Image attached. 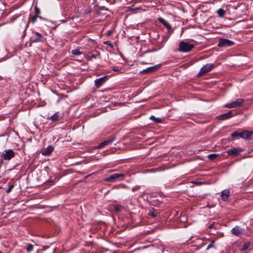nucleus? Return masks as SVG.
Listing matches in <instances>:
<instances>
[{
  "mask_svg": "<svg viewBox=\"0 0 253 253\" xmlns=\"http://www.w3.org/2000/svg\"><path fill=\"white\" fill-rule=\"evenodd\" d=\"M13 187H14V185L13 184H11L9 186V187H8V188L6 190V192L7 193L10 192L11 190H12V189Z\"/></svg>",
  "mask_w": 253,
  "mask_h": 253,
  "instance_id": "obj_31",
  "label": "nucleus"
},
{
  "mask_svg": "<svg viewBox=\"0 0 253 253\" xmlns=\"http://www.w3.org/2000/svg\"><path fill=\"white\" fill-rule=\"evenodd\" d=\"M233 116V111L230 110L226 113L221 114L217 117L218 120H225L231 118Z\"/></svg>",
  "mask_w": 253,
  "mask_h": 253,
  "instance_id": "obj_12",
  "label": "nucleus"
},
{
  "mask_svg": "<svg viewBox=\"0 0 253 253\" xmlns=\"http://www.w3.org/2000/svg\"><path fill=\"white\" fill-rule=\"evenodd\" d=\"M135 9V10H139V9H141V7H136L135 8H134Z\"/></svg>",
  "mask_w": 253,
  "mask_h": 253,
  "instance_id": "obj_38",
  "label": "nucleus"
},
{
  "mask_svg": "<svg viewBox=\"0 0 253 253\" xmlns=\"http://www.w3.org/2000/svg\"><path fill=\"white\" fill-rule=\"evenodd\" d=\"M245 100L242 98H237L231 102L224 105V107L227 108H234L241 107L244 103Z\"/></svg>",
  "mask_w": 253,
  "mask_h": 253,
  "instance_id": "obj_3",
  "label": "nucleus"
},
{
  "mask_svg": "<svg viewBox=\"0 0 253 253\" xmlns=\"http://www.w3.org/2000/svg\"><path fill=\"white\" fill-rule=\"evenodd\" d=\"M27 27H28V24L25 23L24 25V35H25V34H26V31Z\"/></svg>",
  "mask_w": 253,
  "mask_h": 253,
  "instance_id": "obj_35",
  "label": "nucleus"
},
{
  "mask_svg": "<svg viewBox=\"0 0 253 253\" xmlns=\"http://www.w3.org/2000/svg\"><path fill=\"white\" fill-rule=\"evenodd\" d=\"M113 208L115 211L119 212L122 210L123 207L119 205H115L113 206Z\"/></svg>",
  "mask_w": 253,
  "mask_h": 253,
  "instance_id": "obj_22",
  "label": "nucleus"
},
{
  "mask_svg": "<svg viewBox=\"0 0 253 253\" xmlns=\"http://www.w3.org/2000/svg\"><path fill=\"white\" fill-rule=\"evenodd\" d=\"M0 253H2L0 251Z\"/></svg>",
  "mask_w": 253,
  "mask_h": 253,
  "instance_id": "obj_42",
  "label": "nucleus"
},
{
  "mask_svg": "<svg viewBox=\"0 0 253 253\" xmlns=\"http://www.w3.org/2000/svg\"><path fill=\"white\" fill-rule=\"evenodd\" d=\"M33 249H34V247L32 244H28L27 245V247H26V250L28 253H30L32 251H33Z\"/></svg>",
  "mask_w": 253,
  "mask_h": 253,
  "instance_id": "obj_27",
  "label": "nucleus"
},
{
  "mask_svg": "<svg viewBox=\"0 0 253 253\" xmlns=\"http://www.w3.org/2000/svg\"><path fill=\"white\" fill-rule=\"evenodd\" d=\"M250 245V242H246L244 243L243 246L241 250L242 251H245L248 249Z\"/></svg>",
  "mask_w": 253,
  "mask_h": 253,
  "instance_id": "obj_21",
  "label": "nucleus"
},
{
  "mask_svg": "<svg viewBox=\"0 0 253 253\" xmlns=\"http://www.w3.org/2000/svg\"><path fill=\"white\" fill-rule=\"evenodd\" d=\"M54 150L53 147L52 146H48L45 149H44L41 151V153L43 156H47L50 155Z\"/></svg>",
  "mask_w": 253,
  "mask_h": 253,
  "instance_id": "obj_15",
  "label": "nucleus"
},
{
  "mask_svg": "<svg viewBox=\"0 0 253 253\" xmlns=\"http://www.w3.org/2000/svg\"><path fill=\"white\" fill-rule=\"evenodd\" d=\"M231 136L233 138H235L237 136H239V132L237 131H234L231 134Z\"/></svg>",
  "mask_w": 253,
  "mask_h": 253,
  "instance_id": "obj_30",
  "label": "nucleus"
},
{
  "mask_svg": "<svg viewBox=\"0 0 253 253\" xmlns=\"http://www.w3.org/2000/svg\"><path fill=\"white\" fill-rule=\"evenodd\" d=\"M125 173H114L108 177L104 179L106 182H114L118 180H122L124 179Z\"/></svg>",
  "mask_w": 253,
  "mask_h": 253,
  "instance_id": "obj_2",
  "label": "nucleus"
},
{
  "mask_svg": "<svg viewBox=\"0 0 253 253\" xmlns=\"http://www.w3.org/2000/svg\"><path fill=\"white\" fill-rule=\"evenodd\" d=\"M107 77V76H104L95 80V85L96 88H99L105 82V80Z\"/></svg>",
  "mask_w": 253,
  "mask_h": 253,
  "instance_id": "obj_13",
  "label": "nucleus"
},
{
  "mask_svg": "<svg viewBox=\"0 0 253 253\" xmlns=\"http://www.w3.org/2000/svg\"><path fill=\"white\" fill-rule=\"evenodd\" d=\"M71 53L72 54L75 55H81L82 52L80 51L78 49H75L72 50Z\"/></svg>",
  "mask_w": 253,
  "mask_h": 253,
  "instance_id": "obj_23",
  "label": "nucleus"
},
{
  "mask_svg": "<svg viewBox=\"0 0 253 253\" xmlns=\"http://www.w3.org/2000/svg\"><path fill=\"white\" fill-rule=\"evenodd\" d=\"M139 188H140V186H135V187H133V188H132L131 190H132V191L134 192V191H135L136 190H137L139 189Z\"/></svg>",
  "mask_w": 253,
  "mask_h": 253,
  "instance_id": "obj_33",
  "label": "nucleus"
},
{
  "mask_svg": "<svg viewBox=\"0 0 253 253\" xmlns=\"http://www.w3.org/2000/svg\"><path fill=\"white\" fill-rule=\"evenodd\" d=\"M234 44L235 42L226 39H220L218 43V46L219 47H229L233 45Z\"/></svg>",
  "mask_w": 253,
  "mask_h": 253,
  "instance_id": "obj_7",
  "label": "nucleus"
},
{
  "mask_svg": "<svg viewBox=\"0 0 253 253\" xmlns=\"http://www.w3.org/2000/svg\"><path fill=\"white\" fill-rule=\"evenodd\" d=\"M219 156V154H209L207 157L208 158L211 160V161H213L215 159H216L218 156Z\"/></svg>",
  "mask_w": 253,
  "mask_h": 253,
  "instance_id": "obj_19",
  "label": "nucleus"
},
{
  "mask_svg": "<svg viewBox=\"0 0 253 253\" xmlns=\"http://www.w3.org/2000/svg\"><path fill=\"white\" fill-rule=\"evenodd\" d=\"M38 16L34 15L30 17V20L32 22L33 24H34L37 20Z\"/></svg>",
  "mask_w": 253,
  "mask_h": 253,
  "instance_id": "obj_28",
  "label": "nucleus"
},
{
  "mask_svg": "<svg viewBox=\"0 0 253 253\" xmlns=\"http://www.w3.org/2000/svg\"><path fill=\"white\" fill-rule=\"evenodd\" d=\"M38 18H39L41 20H45V21L47 20V19L46 18H43V17H42L41 16H39V15H38Z\"/></svg>",
  "mask_w": 253,
  "mask_h": 253,
  "instance_id": "obj_36",
  "label": "nucleus"
},
{
  "mask_svg": "<svg viewBox=\"0 0 253 253\" xmlns=\"http://www.w3.org/2000/svg\"><path fill=\"white\" fill-rule=\"evenodd\" d=\"M161 67V64H158L152 67H148L140 72L141 74H147L154 72L158 70Z\"/></svg>",
  "mask_w": 253,
  "mask_h": 253,
  "instance_id": "obj_8",
  "label": "nucleus"
},
{
  "mask_svg": "<svg viewBox=\"0 0 253 253\" xmlns=\"http://www.w3.org/2000/svg\"><path fill=\"white\" fill-rule=\"evenodd\" d=\"M244 230L238 226H235L231 230V233L236 236H239L242 234Z\"/></svg>",
  "mask_w": 253,
  "mask_h": 253,
  "instance_id": "obj_14",
  "label": "nucleus"
},
{
  "mask_svg": "<svg viewBox=\"0 0 253 253\" xmlns=\"http://www.w3.org/2000/svg\"><path fill=\"white\" fill-rule=\"evenodd\" d=\"M150 119L152 121H154L155 123H159L162 122V119L159 118H156L154 116H151L150 117Z\"/></svg>",
  "mask_w": 253,
  "mask_h": 253,
  "instance_id": "obj_20",
  "label": "nucleus"
},
{
  "mask_svg": "<svg viewBox=\"0 0 253 253\" xmlns=\"http://www.w3.org/2000/svg\"><path fill=\"white\" fill-rule=\"evenodd\" d=\"M167 40V37H164L163 42L166 41Z\"/></svg>",
  "mask_w": 253,
  "mask_h": 253,
  "instance_id": "obj_39",
  "label": "nucleus"
},
{
  "mask_svg": "<svg viewBox=\"0 0 253 253\" xmlns=\"http://www.w3.org/2000/svg\"><path fill=\"white\" fill-rule=\"evenodd\" d=\"M128 8H129L128 11H129V12H132V11H135V9L133 8L129 7Z\"/></svg>",
  "mask_w": 253,
  "mask_h": 253,
  "instance_id": "obj_37",
  "label": "nucleus"
},
{
  "mask_svg": "<svg viewBox=\"0 0 253 253\" xmlns=\"http://www.w3.org/2000/svg\"><path fill=\"white\" fill-rule=\"evenodd\" d=\"M15 156V153L12 149H8L5 150L1 157V158L5 161H9L13 158H14Z\"/></svg>",
  "mask_w": 253,
  "mask_h": 253,
  "instance_id": "obj_6",
  "label": "nucleus"
},
{
  "mask_svg": "<svg viewBox=\"0 0 253 253\" xmlns=\"http://www.w3.org/2000/svg\"><path fill=\"white\" fill-rule=\"evenodd\" d=\"M113 70H114V71H118V70H117V69H116V68H114V69H113Z\"/></svg>",
  "mask_w": 253,
  "mask_h": 253,
  "instance_id": "obj_41",
  "label": "nucleus"
},
{
  "mask_svg": "<svg viewBox=\"0 0 253 253\" xmlns=\"http://www.w3.org/2000/svg\"><path fill=\"white\" fill-rule=\"evenodd\" d=\"M217 13L219 16L222 17L225 15V11L223 9L220 8L217 10Z\"/></svg>",
  "mask_w": 253,
  "mask_h": 253,
  "instance_id": "obj_24",
  "label": "nucleus"
},
{
  "mask_svg": "<svg viewBox=\"0 0 253 253\" xmlns=\"http://www.w3.org/2000/svg\"><path fill=\"white\" fill-rule=\"evenodd\" d=\"M195 47L194 44L189 43L185 41H181L179 42L178 51L181 52H189Z\"/></svg>",
  "mask_w": 253,
  "mask_h": 253,
  "instance_id": "obj_1",
  "label": "nucleus"
},
{
  "mask_svg": "<svg viewBox=\"0 0 253 253\" xmlns=\"http://www.w3.org/2000/svg\"><path fill=\"white\" fill-rule=\"evenodd\" d=\"M214 240H212L210 244L208 246L206 250H208L214 247Z\"/></svg>",
  "mask_w": 253,
  "mask_h": 253,
  "instance_id": "obj_29",
  "label": "nucleus"
},
{
  "mask_svg": "<svg viewBox=\"0 0 253 253\" xmlns=\"http://www.w3.org/2000/svg\"><path fill=\"white\" fill-rule=\"evenodd\" d=\"M112 34V32L111 31H108V35H110Z\"/></svg>",
  "mask_w": 253,
  "mask_h": 253,
  "instance_id": "obj_40",
  "label": "nucleus"
},
{
  "mask_svg": "<svg viewBox=\"0 0 253 253\" xmlns=\"http://www.w3.org/2000/svg\"><path fill=\"white\" fill-rule=\"evenodd\" d=\"M214 67V64L212 63H209L204 65L203 67L201 68L198 74V77H201L209 72L211 71Z\"/></svg>",
  "mask_w": 253,
  "mask_h": 253,
  "instance_id": "obj_4",
  "label": "nucleus"
},
{
  "mask_svg": "<svg viewBox=\"0 0 253 253\" xmlns=\"http://www.w3.org/2000/svg\"><path fill=\"white\" fill-rule=\"evenodd\" d=\"M48 119L51 120L52 122L58 121L59 120V116L57 113L54 114Z\"/></svg>",
  "mask_w": 253,
  "mask_h": 253,
  "instance_id": "obj_18",
  "label": "nucleus"
},
{
  "mask_svg": "<svg viewBox=\"0 0 253 253\" xmlns=\"http://www.w3.org/2000/svg\"><path fill=\"white\" fill-rule=\"evenodd\" d=\"M45 39L41 34L37 32H33L30 41L33 42H42L45 41Z\"/></svg>",
  "mask_w": 253,
  "mask_h": 253,
  "instance_id": "obj_5",
  "label": "nucleus"
},
{
  "mask_svg": "<svg viewBox=\"0 0 253 253\" xmlns=\"http://www.w3.org/2000/svg\"><path fill=\"white\" fill-rule=\"evenodd\" d=\"M116 140V137H114L112 138L109 139L108 140H104L101 143H100L98 146H97V148H101L106 145H108L111 143H112L114 141Z\"/></svg>",
  "mask_w": 253,
  "mask_h": 253,
  "instance_id": "obj_11",
  "label": "nucleus"
},
{
  "mask_svg": "<svg viewBox=\"0 0 253 253\" xmlns=\"http://www.w3.org/2000/svg\"><path fill=\"white\" fill-rule=\"evenodd\" d=\"M149 211L150 213L148 214L149 215H151L153 217H155L157 216V214L155 212L154 209L153 208L150 209Z\"/></svg>",
  "mask_w": 253,
  "mask_h": 253,
  "instance_id": "obj_26",
  "label": "nucleus"
},
{
  "mask_svg": "<svg viewBox=\"0 0 253 253\" xmlns=\"http://www.w3.org/2000/svg\"><path fill=\"white\" fill-rule=\"evenodd\" d=\"M215 223L212 222L211 223H210L208 226V228L210 229H211L214 227Z\"/></svg>",
  "mask_w": 253,
  "mask_h": 253,
  "instance_id": "obj_34",
  "label": "nucleus"
},
{
  "mask_svg": "<svg viewBox=\"0 0 253 253\" xmlns=\"http://www.w3.org/2000/svg\"><path fill=\"white\" fill-rule=\"evenodd\" d=\"M104 44H105V45H107L111 47H113V44H112L111 42H110L109 41L104 42Z\"/></svg>",
  "mask_w": 253,
  "mask_h": 253,
  "instance_id": "obj_32",
  "label": "nucleus"
},
{
  "mask_svg": "<svg viewBox=\"0 0 253 253\" xmlns=\"http://www.w3.org/2000/svg\"><path fill=\"white\" fill-rule=\"evenodd\" d=\"M253 133V131L243 130L239 132V136L243 139H250Z\"/></svg>",
  "mask_w": 253,
  "mask_h": 253,
  "instance_id": "obj_10",
  "label": "nucleus"
},
{
  "mask_svg": "<svg viewBox=\"0 0 253 253\" xmlns=\"http://www.w3.org/2000/svg\"><path fill=\"white\" fill-rule=\"evenodd\" d=\"M35 15L38 16L41 14V10L37 5L34 7Z\"/></svg>",
  "mask_w": 253,
  "mask_h": 253,
  "instance_id": "obj_25",
  "label": "nucleus"
},
{
  "mask_svg": "<svg viewBox=\"0 0 253 253\" xmlns=\"http://www.w3.org/2000/svg\"><path fill=\"white\" fill-rule=\"evenodd\" d=\"M230 195V191L229 189H225L221 192L222 199L224 201H226Z\"/></svg>",
  "mask_w": 253,
  "mask_h": 253,
  "instance_id": "obj_17",
  "label": "nucleus"
},
{
  "mask_svg": "<svg viewBox=\"0 0 253 253\" xmlns=\"http://www.w3.org/2000/svg\"><path fill=\"white\" fill-rule=\"evenodd\" d=\"M158 20L165 27L167 28V29L169 31H170L171 30L172 27L170 24L166 20H165L162 17H159L158 18Z\"/></svg>",
  "mask_w": 253,
  "mask_h": 253,
  "instance_id": "obj_16",
  "label": "nucleus"
},
{
  "mask_svg": "<svg viewBox=\"0 0 253 253\" xmlns=\"http://www.w3.org/2000/svg\"><path fill=\"white\" fill-rule=\"evenodd\" d=\"M243 151L241 148H234L227 151L228 156L235 157L239 155Z\"/></svg>",
  "mask_w": 253,
  "mask_h": 253,
  "instance_id": "obj_9",
  "label": "nucleus"
}]
</instances>
